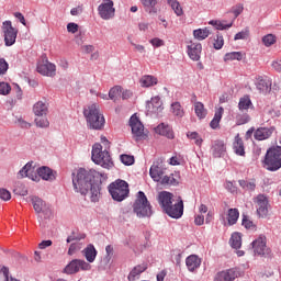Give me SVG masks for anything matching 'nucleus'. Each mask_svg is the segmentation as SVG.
Masks as SVG:
<instances>
[{"mask_svg": "<svg viewBox=\"0 0 281 281\" xmlns=\"http://www.w3.org/2000/svg\"><path fill=\"white\" fill-rule=\"evenodd\" d=\"M225 110L223 108H218L214 114L213 120L210 123L211 128L216 130L221 126V120L223 119V113Z\"/></svg>", "mask_w": 281, "mask_h": 281, "instance_id": "c85d7f7f", "label": "nucleus"}, {"mask_svg": "<svg viewBox=\"0 0 281 281\" xmlns=\"http://www.w3.org/2000/svg\"><path fill=\"white\" fill-rule=\"evenodd\" d=\"M139 82H140V87L148 88V87H155V85H157L158 80L154 76L145 75L140 78Z\"/></svg>", "mask_w": 281, "mask_h": 281, "instance_id": "7c9ffc66", "label": "nucleus"}, {"mask_svg": "<svg viewBox=\"0 0 281 281\" xmlns=\"http://www.w3.org/2000/svg\"><path fill=\"white\" fill-rule=\"evenodd\" d=\"M120 160L124 166H133L135 164V157L126 154L121 155Z\"/></svg>", "mask_w": 281, "mask_h": 281, "instance_id": "09e8293b", "label": "nucleus"}, {"mask_svg": "<svg viewBox=\"0 0 281 281\" xmlns=\"http://www.w3.org/2000/svg\"><path fill=\"white\" fill-rule=\"evenodd\" d=\"M158 183H160V186H178L179 181H177L175 175L171 173L170 176H162Z\"/></svg>", "mask_w": 281, "mask_h": 281, "instance_id": "e433bc0d", "label": "nucleus"}, {"mask_svg": "<svg viewBox=\"0 0 281 281\" xmlns=\"http://www.w3.org/2000/svg\"><path fill=\"white\" fill-rule=\"evenodd\" d=\"M158 203L170 218H181L183 216V199L178 196L175 199V195L168 191H161L158 194Z\"/></svg>", "mask_w": 281, "mask_h": 281, "instance_id": "f03ea898", "label": "nucleus"}, {"mask_svg": "<svg viewBox=\"0 0 281 281\" xmlns=\"http://www.w3.org/2000/svg\"><path fill=\"white\" fill-rule=\"evenodd\" d=\"M92 161L108 170L113 168V160L111 159L109 150H102V145L100 143H95L92 146Z\"/></svg>", "mask_w": 281, "mask_h": 281, "instance_id": "0eeeda50", "label": "nucleus"}, {"mask_svg": "<svg viewBox=\"0 0 281 281\" xmlns=\"http://www.w3.org/2000/svg\"><path fill=\"white\" fill-rule=\"evenodd\" d=\"M211 150H212L213 157L215 158L223 157L226 150L225 143L223 140H215L212 145Z\"/></svg>", "mask_w": 281, "mask_h": 281, "instance_id": "b1692460", "label": "nucleus"}, {"mask_svg": "<svg viewBox=\"0 0 281 281\" xmlns=\"http://www.w3.org/2000/svg\"><path fill=\"white\" fill-rule=\"evenodd\" d=\"M36 172L41 179L44 181H55L56 180V172L52 170L49 167H41L38 169L34 168L32 162H27L18 173V177L20 179H23L27 177L29 179H32V181H38V177L36 176Z\"/></svg>", "mask_w": 281, "mask_h": 281, "instance_id": "7ed1b4c3", "label": "nucleus"}, {"mask_svg": "<svg viewBox=\"0 0 281 281\" xmlns=\"http://www.w3.org/2000/svg\"><path fill=\"white\" fill-rule=\"evenodd\" d=\"M2 33L4 36V45L12 47L16 43V36L19 35V29L12 26V21H4L2 23Z\"/></svg>", "mask_w": 281, "mask_h": 281, "instance_id": "1a4fd4ad", "label": "nucleus"}, {"mask_svg": "<svg viewBox=\"0 0 281 281\" xmlns=\"http://www.w3.org/2000/svg\"><path fill=\"white\" fill-rule=\"evenodd\" d=\"M241 225L244 227H246V229H251V227H254V222H251V220H249V217L244 215L243 221H241Z\"/></svg>", "mask_w": 281, "mask_h": 281, "instance_id": "bf43d9fd", "label": "nucleus"}, {"mask_svg": "<svg viewBox=\"0 0 281 281\" xmlns=\"http://www.w3.org/2000/svg\"><path fill=\"white\" fill-rule=\"evenodd\" d=\"M122 93V100H130V98H133V91L131 90H124Z\"/></svg>", "mask_w": 281, "mask_h": 281, "instance_id": "774afa93", "label": "nucleus"}, {"mask_svg": "<svg viewBox=\"0 0 281 281\" xmlns=\"http://www.w3.org/2000/svg\"><path fill=\"white\" fill-rule=\"evenodd\" d=\"M187 137L189 139H192L195 144V146H201L203 144V138H201V135H199V133L196 132H189L187 134Z\"/></svg>", "mask_w": 281, "mask_h": 281, "instance_id": "49530a36", "label": "nucleus"}, {"mask_svg": "<svg viewBox=\"0 0 281 281\" xmlns=\"http://www.w3.org/2000/svg\"><path fill=\"white\" fill-rule=\"evenodd\" d=\"M83 115L87 120L88 126L94 131H102L104 128V115L100 112V105L92 103L85 108Z\"/></svg>", "mask_w": 281, "mask_h": 281, "instance_id": "20e7f679", "label": "nucleus"}, {"mask_svg": "<svg viewBox=\"0 0 281 281\" xmlns=\"http://www.w3.org/2000/svg\"><path fill=\"white\" fill-rule=\"evenodd\" d=\"M251 245L256 256H269V254H271V249L267 247L266 236H259Z\"/></svg>", "mask_w": 281, "mask_h": 281, "instance_id": "4468645a", "label": "nucleus"}, {"mask_svg": "<svg viewBox=\"0 0 281 281\" xmlns=\"http://www.w3.org/2000/svg\"><path fill=\"white\" fill-rule=\"evenodd\" d=\"M79 29L80 26L77 23L70 22L67 24V32H69L70 34H76Z\"/></svg>", "mask_w": 281, "mask_h": 281, "instance_id": "4d7b16f0", "label": "nucleus"}, {"mask_svg": "<svg viewBox=\"0 0 281 281\" xmlns=\"http://www.w3.org/2000/svg\"><path fill=\"white\" fill-rule=\"evenodd\" d=\"M203 223H205V216L195 215L194 224L198 225V226H201V225H203Z\"/></svg>", "mask_w": 281, "mask_h": 281, "instance_id": "0e129e2a", "label": "nucleus"}, {"mask_svg": "<svg viewBox=\"0 0 281 281\" xmlns=\"http://www.w3.org/2000/svg\"><path fill=\"white\" fill-rule=\"evenodd\" d=\"M9 65L5 59L0 58V76H3L8 71Z\"/></svg>", "mask_w": 281, "mask_h": 281, "instance_id": "13d9d810", "label": "nucleus"}, {"mask_svg": "<svg viewBox=\"0 0 281 281\" xmlns=\"http://www.w3.org/2000/svg\"><path fill=\"white\" fill-rule=\"evenodd\" d=\"M79 271H91L90 263L82 259H74L64 269V273H67V276H74Z\"/></svg>", "mask_w": 281, "mask_h": 281, "instance_id": "9d476101", "label": "nucleus"}, {"mask_svg": "<svg viewBox=\"0 0 281 281\" xmlns=\"http://www.w3.org/2000/svg\"><path fill=\"white\" fill-rule=\"evenodd\" d=\"M32 203H33V207L37 214H41V212L43 211V207L45 205H47V203H45V201H43V199H41L38 196L32 198Z\"/></svg>", "mask_w": 281, "mask_h": 281, "instance_id": "58836bf2", "label": "nucleus"}, {"mask_svg": "<svg viewBox=\"0 0 281 281\" xmlns=\"http://www.w3.org/2000/svg\"><path fill=\"white\" fill-rule=\"evenodd\" d=\"M246 38H249V31H248V29H245L244 31L238 32L235 35L234 41H245Z\"/></svg>", "mask_w": 281, "mask_h": 281, "instance_id": "864d4df0", "label": "nucleus"}, {"mask_svg": "<svg viewBox=\"0 0 281 281\" xmlns=\"http://www.w3.org/2000/svg\"><path fill=\"white\" fill-rule=\"evenodd\" d=\"M243 10H244L243 4H237L233 8V14H234L235 19L240 16V14H243Z\"/></svg>", "mask_w": 281, "mask_h": 281, "instance_id": "680f3d73", "label": "nucleus"}, {"mask_svg": "<svg viewBox=\"0 0 281 281\" xmlns=\"http://www.w3.org/2000/svg\"><path fill=\"white\" fill-rule=\"evenodd\" d=\"M47 103L43 102V101H37L34 105H33V113L34 115H47Z\"/></svg>", "mask_w": 281, "mask_h": 281, "instance_id": "cd10ccee", "label": "nucleus"}, {"mask_svg": "<svg viewBox=\"0 0 281 281\" xmlns=\"http://www.w3.org/2000/svg\"><path fill=\"white\" fill-rule=\"evenodd\" d=\"M108 190L113 201H117V203H122V201L128 199V194L131 192L128 189V182L122 179H117L110 183Z\"/></svg>", "mask_w": 281, "mask_h": 281, "instance_id": "39448f33", "label": "nucleus"}, {"mask_svg": "<svg viewBox=\"0 0 281 281\" xmlns=\"http://www.w3.org/2000/svg\"><path fill=\"white\" fill-rule=\"evenodd\" d=\"M193 36L198 41H205L210 36V30L207 29H198L193 31Z\"/></svg>", "mask_w": 281, "mask_h": 281, "instance_id": "ea45409f", "label": "nucleus"}, {"mask_svg": "<svg viewBox=\"0 0 281 281\" xmlns=\"http://www.w3.org/2000/svg\"><path fill=\"white\" fill-rule=\"evenodd\" d=\"M41 214H44V218H52L54 216V212L52 211V205L46 204L42 209Z\"/></svg>", "mask_w": 281, "mask_h": 281, "instance_id": "603ef678", "label": "nucleus"}, {"mask_svg": "<svg viewBox=\"0 0 281 281\" xmlns=\"http://www.w3.org/2000/svg\"><path fill=\"white\" fill-rule=\"evenodd\" d=\"M169 5L173 10L175 14L177 16H182L183 15V9L181 8V4L177 0H168Z\"/></svg>", "mask_w": 281, "mask_h": 281, "instance_id": "37998d69", "label": "nucleus"}, {"mask_svg": "<svg viewBox=\"0 0 281 281\" xmlns=\"http://www.w3.org/2000/svg\"><path fill=\"white\" fill-rule=\"evenodd\" d=\"M274 131L276 127H259L255 131L254 137L258 142H263V139H269Z\"/></svg>", "mask_w": 281, "mask_h": 281, "instance_id": "6ab92c4d", "label": "nucleus"}, {"mask_svg": "<svg viewBox=\"0 0 281 281\" xmlns=\"http://www.w3.org/2000/svg\"><path fill=\"white\" fill-rule=\"evenodd\" d=\"M194 111H195L196 116L200 120H203V117H205V115H207V111H205V105H203L201 102H195Z\"/></svg>", "mask_w": 281, "mask_h": 281, "instance_id": "a19ab883", "label": "nucleus"}, {"mask_svg": "<svg viewBox=\"0 0 281 281\" xmlns=\"http://www.w3.org/2000/svg\"><path fill=\"white\" fill-rule=\"evenodd\" d=\"M35 124L40 128H47V126H49V121L47 120V115H36Z\"/></svg>", "mask_w": 281, "mask_h": 281, "instance_id": "79ce46f5", "label": "nucleus"}, {"mask_svg": "<svg viewBox=\"0 0 281 281\" xmlns=\"http://www.w3.org/2000/svg\"><path fill=\"white\" fill-rule=\"evenodd\" d=\"M12 87L8 82H0V95H9Z\"/></svg>", "mask_w": 281, "mask_h": 281, "instance_id": "3c124183", "label": "nucleus"}, {"mask_svg": "<svg viewBox=\"0 0 281 281\" xmlns=\"http://www.w3.org/2000/svg\"><path fill=\"white\" fill-rule=\"evenodd\" d=\"M164 175H166V169H164L159 162H154L149 169V177L153 179V181L159 183Z\"/></svg>", "mask_w": 281, "mask_h": 281, "instance_id": "a211bd4d", "label": "nucleus"}, {"mask_svg": "<svg viewBox=\"0 0 281 281\" xmlns=\"http://www.w3.org/2000/svg\"><path fill=\"white\" fill-rule=\"evenodd\" d=\"M187 269L191 272L196 271L201 267V258L196 255H190L186 259Z\"/></svg>", "mask_w": 281, "mask_h": 281, "instance_id": "5701e85b", "label": "nucleus"}, {"mask_svg": "<svg viewBox=\"0 0 281 281\" xmlns=\"http://www.w3.org/2000/svg\"><path fill=\"white\" fill-rule=\"evenodd\" d=\"M272 82L269 78L262 76L257 77L256 87L260 93H269L271 91Z\"/></svg>", "mask_w": 281, "mask_h": 281, "instance_id": "aec40b11", "label": "nucleus"}, {"mask_svg": "<svg viewBox=\"0 0 281 281\" xmlns=\"http://www.w3.org/2000/svg\"><path fill=\"white\" fill-rule=\"evenodd\" d=\"M109 177L104 172L94 169H79L77 176L72 178V186L80 194H90L92 203L100 201V184Z\"/></svg>", "mask_w": 281, "mask_h": 281, "instance_id": "f257e3e1", "label": "nucleus"}, {"mask_svg": "<svg viewBox=\"0 0 281 281\" xmlns=\"http://www.w3.org/2000/svg\"><path fill=\"white\" fill-rule=\"evenodd\" d=\"M133 210L138 218L153 216V206H150V202H148V198H146L144 191L137 193Z\"/></svg>", "mask_w": 281, "mask_h": 281, "instance_id": "423d86ee", "label": "nucleus"}, {"mask_svg": "<svg viewBox=\"0 0 281 281\" xmlns=\"http://www.w3.org/2000/svg\"><path fill=\"white\" fill-rule=\"evenodd\" d=\"M254 106V103H251V99L249 95H244L239 99L238 109L239 111H249Z\"/></svg>", "mask_w": 281, "mask_h": 281, "instance_id": "2f4dec72", "label": "nucleus"}, {"mask_svg": "<svg viewBox=\"0 0 281 281\" xmlns=\"http://www.w3.org/2000/svg\"><path fill=\"white\" fill-rule=\"evenodd\" d=\"M0 199L2 201H10V199H12V194L8 189H0Z\"/></svg>", "mask_w": 281, "mask_h": 281, "instance_id": "6e6d98bb", "label": "nucleus"}, {"mask_svg": "<svg viewBox=\"0 0 281 281\" xmlns=\"http://www.w3.org/2000/svg\"><path fill=\"white\" fill-rule=\"evenodd\" d=\"M229 244L233 249H240V247H243V237L240 236V233H234L231 237Z\"/></svg>", "mask_w": 281, "mask_h": 281, "instance_id": "72a5a7b5", "label": "nucleus"}, {"mask_svg": "<svg viewBox=\"0 0 281 281\" xmlns=\"http://www.w3.org/2000/svg\"><path fill=\"white\" fill-rule=\"evenodd\" d=\"M262 43L266 45V47H271V45H274L276 43V35L273 34H268L262 37Z\"/></svg>", "mask_w": 281, "mask_h": 281, "instance_id": "8fccbe9b", "label": "nucleus"}, {"mask_svg": "<svg viewBox=\"0 0 281 281\" xmlns=\"http://www.w3.org/2000/svg\"><path fill=\"white\" fill-rule=\"evenodd\" d=\"M149 43L154 46V47H164L165 43L164 40L159 38V37H155L151 38L149 41Z\"/></svg>", "mask_w": 281, "mask_h": 281, "instance_id": "052dcab7", "label": "nucleus"}, {"mask_svg": "<svg viewBox=\"0 0 281 281\" xmlns=\"http://www.w3.org/2000/svg\"><path fill=\"white\" fill-rule=\"evenodd\" d=\"M113 5V0H103L98 7L99 16H101L103 21H109L115 16V8Z\"/></svg>", "mask_w": 281, "mask_h": 281, "instance_id": "ddd939ff", "label": "nucleus"}, {"mask_svg": "<svg viewBox=\"0 0 281 281\" xmlns=\"http://www.w3.org/2000/svg\"><path fill=\"white\" fill-rule=\"evenodd\" d=\"M18 124H19V126H21V128H30L32 126V124H30L29 122H26L23 119H19Z\"/></svg>", "mask_w": 281, "mask_h": 281, "instance_id": "338daca9", "label": "nucleus"}, {"mask_svg": "<svg viewBox=\"0 0 281 281\" xmlns=\"http://www.w3.org/2000/svg\"><path fill=\"white\" fill-rule=\"evenodd\" d=\"M155 132L157 135H162L168 139H175V132H172V127L166 123H160L156 128Z\"/></svg>", "mask_w": 281, "mask_h": 281, "instance_id": "412c9836", "label": "nucleus"}, {"mask_svg": "<svg viewBox=\"0 0 281 281\" xmlns=\"http://www.w3.org/2000/svg\"><path fill=\"white\" fill-rule=\"evenodd\" d=\"M188 56L191 60H201V52H203V46L199 42H190L187 46Z\"/></svg>", "mask_w": 281, "mask_h": 281, "instance_id": "dca6fc26", "label": "nucleus"}, {"mask_svg": "<svg viewBox=\"0 0 281 281\" xmlns=\"http://www.w3.org/2000/svg\"><path fill=\"white\" fill-rule=\"evenodd\" d=\"M147 113L150 115H159L164 111V102L159 97H153L149 102H147Z\"/></svg>", "mask_w": 281, "mask_h": 281, "instance_id": "2eb2a0df", "label": "nucleus"}, {"mask_svg": "<svg viewBox=\"0 0 281 281\" xmlns=\"http://www.w3.org/2000/svg\"><path fill=\"white\" fill-rule=\"evenodd\" d=\"M211 25H214L217 30H229L234 23H226L225 21H211Z\"/></svg>", "mask_w": 281, "mask_h": 281, "instance_id": "a18cd8bd", "label": "nucleus"}, {"mask_svg": "<svg viewBox=\"0 0 281 281\" xmlns=\"http://www.w3.org/2000/svg\"><path fill=\"white\" fill-rule=\"evenodd\" d=\"M225 63L229 60H243V53L240 52H232V53H226L224 56Z\"/></svg>", "mask_w": 281, "mask_h": 281, "instance_id": "c03bdc74", "label": "nucleus"}, {"mask_svg": "<svg viewBox=\"0 0 281 281\" xmlns=\"http://www.w3.org/2000/svg\"><path fill=\"white\" fill-rule=\"evenodd\" d=\"M171 113L175 115V117H183L186 115V111H183V106H181V103L173 102L171 104Z\"/></svg>", "mask_w": 281, "mask_h": 281, "instance_id": "f704fd0d", "label": "nucleus"}, {"mask_svg": "<svg viewBox=\"0 0 281 281\" xmlns=\"http://www.w3.org/2000/svg\"><path fill=\"white\" fill-rule=\"evenodd\" d=\"M142 4L148 14H157V0H142Z\"/></svg>", "mask_w": 281, "mask_h": 281, "instance_id": "c756f323", "label": "nucleus"}, {"mask_svg": "<svg viewBox=\"0 0 281 281\" xmlns=\"http://www.w3.org/2000/svg\"><path fill=\"white\" fill-rule=\"evenodd\" d=\"M238 183L247 192H254L256 190V180H239Z\"/></svg>", "mask_w": 281, "mask_h": 281, "instance_id": "c9c22d12", "label": "nucleus"}, {"mask_svg": "<svg viewBox=\"0 0 281 281\" xmlns=\"http://www.w3.org/2000/svg\"><path fill=\"white\" fill-rule=\"evenodd\" d=\"M259 218H267L269 215V199L265 194H258L254 199Z\"/></svg>", "mask_w": 281, "mask_h": 281, "instance_id": "f8f14e48", "label": "nucleus"}, {"mask_svg": "<svg viewBox=\"0 0 281 281\" xmlns=\"http://www.w3.org/2000/svg\"><path fill=\"white\" fill-rule=\"evenodd\" d=\"M78 250H80V244H71L68 249V256H74Z\"/></svg>", "mask_w": 281, "mask_h": 281, "instance_id": "e2e57ef3", "label": "nucleus"}, {"mask_svg": "<svg viewBox=\"0 0 281 281\" xmlns=\"http://www.w3.org/2000/svg\"><path fill=\"white\" fill-rule=\"evenodd\" d=\"M122 97V87L115 86L109 91V99L113 100V102H117Z\"/></svg>", "mask_w": 281, "mask_h": 281, "instance_id": "4c0bfd02", "label": "nucleus"}, {"mask_svg": "<svg viewBox=\"0 0 281 281\" xmlns=\"http://www.w3.org/2000/svg\"><path fill=\"white\" fill-rule=\"evenodd\" d=\"M223 45H225V40L223 35L217 33L213 42V47L214 49H223Z\"/></svg>", "mask_w": 281, "mask_h": 281, "instance_id": "de8ad7c7", "label": "nucleus"}, {"mask_svg": "<svg viewBox=\"0 0 281 281\" xmlns=\"http://www.w3.org/2000/svg\"><path fill=\"white\" fill-rule=\"evenodd\" d=\"M130 126L132 128V135L135 137L136 142H139V139H146L144 124L139 121V117H137L136 114L131 116Z\"/></svg>", "mask_w": 281, "mask_h": 281, "instance_id": "9b49d317", "label": "nucleus"}, {"mask_svg": "<svg viewBox=\"0 0 281 281\" xmlns=\"http://www.w3.org/2000/svg\"><path fill=\"white\" fill-rule=\"evenodd\" d=\"M82 254L88 262H94L98 256V250H95V246L90 244L82 250Z\"/></svg>", "mask_w": 281, "mask_h": 281, "instance_id": "a878e982", "label": "nucleus"}, {"mask_svg": "<svg viewBox=\"0 0 281 281\" xmlns=\"http://www.w3.org/2000/svg\"><path fill=\"white\" fill-rule=\"evenodd\" d=\"M0 281H10V270L7 267L0 271Z\"/></svg>", "mask_w": 281, "mask_h": 281, "instance_id": "5fc2aeb1", "label": "nucleus"}, {"mask_svg": "<svg viewBox=\"0 0 281 281\" xmlns=\"http://www.w3.org/2000/svg\"><path fill=\"white\" fill-rule=\"evenodd\" d=\"M37 72L49 78L56 76V65L45 60L37 64Z\"/></svg>", "mask_w": 281, "mask_h": 281, "instance_id": "f3484780", "label": "nucleus"}, {"mask_svg": "<svg viewBox=\"0 0 281 281\" xmlns=\"http://www.w3.org/2000/svg\"><path fill=\"white\" fill-rule=\"evenodd\" d=\"M239 216L240 212H238V209H229L227 213L228 225H236Z\"/></svg>", "mask_w": 281, "mask_h": 281, "instance_id": "473e14b6", "label": "nucleus"}, {"mask_svg": "<svg viewBox=\"0 0 281 281\" xmlns=\"http://www.w3.org/2000/svg\"><path fill=\"white\" fill-rule=\"evenodd\" d=\"M226 190H228V192L234 193V192H237L238 189L236 188V186H234V182L227 181L226 182Z\"/></svg>", "mask_w": 281, "mask_h": 281, "instance_id": "69168bd1", "label": "nucleus"}, {"mask_svg": "<svg viewBox=\"0 0 281 281\" xmlns=\"http://www.w3.org/2000/svg\"><path fill=\"white\" fill-rule=\"evenodd\" d=\"M146 269H148V266L146 263H142L134 267L133 270L130 272L127 280L130 281L139 280V276H142V273H144Z\"/></svg>", "mask_w": 281, "mask_h": 281, "instance_id": "393cba45", "label": "nucleus"}, {"mask_svg": "<svg viewBox=\"0 0 281 281\" xmlns=\"http://www.w3.org/2000/svg\"><path fill=\"white\" fill-rule=\"evenodd\" d=\"M220 276L221 278H223L224 281H234L236 278L240 277V272L232 268L221 272Z\"/></svg>", "mask_w": 281, "mask_h": 281, "instance_id": "bb28decb", "label": "nucleus"}, {"mask_svg": "<svg viewBox=\"0 0 281 281\" xmlns=\"http://www.w3.org/2000/svg\"><path fill=\"white\" fill-rule=\"evenodd\" d=\"M233 150L235 155H239V157H245V143L243 142V138H240V134H237L235 136V139L233 142Z\"/></svg>", "mask_w": 281, "mask_h": 281, "instance_id": "4be33fe9", "label": "nucleus"}, {"mask_svg": "<svg viewBox=\"0 0 281 281\" xmlns=\"http://www.w3.org/2000/svg\"><path fill=\"white\" fill-rule=\"evenodd\" d=\"M265 166L270 172H276L281 168V146L270 147L265 157Z\"/></svg>", "mask_w": 281, "mask_h": 281, "instance_id": "6e6552de", "label": "nucleus"}]
</instances>
